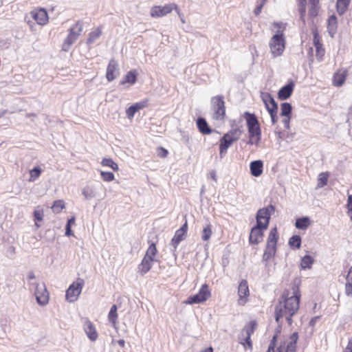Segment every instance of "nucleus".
<instances>
[{
  "label": "nucleus",
  "instance_id": "1",
  "mask_svg": "<svg viewBox=\"0 0 352 352\" xmlns=\"http://www.w3.org/2000/svg\"><path fill=\"white\" fill-rule=\"evenodd\" d=\"M301 294L299 285L294 283L290 289H285L275 307V320L281 327L280 320L285 318L289 325L293 323L292 316L298 309Z\"/></svg>",
  "mask_w": 352,
  "mask_h": 352
},
{
  "label": "nucleus",
  "instance_id": "2",
  "mask_svg": "<svg viewBox=\"0 0 352 352\" xmlns=\"http://www.w3.org/2000/svg\"><path fill=\"white\" fill-rule=\"evenodd\" d=\"M230 127V130L226 133L219 140V154L221 156L225 155L228 148L237 142L242 135V126H237L236 120H231Z\"/></svg>",
  "mask_w": 352,
  "mask_h": 352
},
{
  "label": "nucleus",
  "instance_id": "3",
  "mask_svg": "<svg viewBox=\"0 0 352 352\" xmlns=\"http://www.w3.org/2000/svg\"><path fill=\"white\" fill-rule=\"evenodd\" d=\"M248 132V144L258 145L261 140V128L260 123L254 113L246 111L243 114Z\"/></svg>",
  "mask_w": 352,
  "mask_h": 352
},
{
  "label": "nucleus",
  "instance_id": "4",
  "mask_svg": "<svg viewBox=\"0 0 352 352\" xmlns=\"http://www.w3.org/2000/svg\"><path fill=\"white\" fill-rule=\"evenodd\" d=\"M278 238L279 236L277 228L274 227L272 228L268 234L265 248L262 257L263 262L267 263L274 258L277 250L276 246Z\"/></svg>",
  "mask_w": 352,
  "mask_h": 352
},
{
  "label": "nucleus",
  "instance_id": "5",
  "mask_svg": "<svg viewBox=\"0 0 352 352\" xmlns=\"http://www.w3.org/2000/svg\"><path fill=\"white\" fill-rule=\"evenodd\" d=\"M258 327V323L255 320L248 322L241 329L239 335V341L245 349H252V342L251 336L254 333Z\"/></svg>",
  "mask_w": 352,
  "mask_h": 352
},
{
  "label": "nucleus",
  "instance_id": "6",
  "mask_svg": "<svg viewBox=\"0 0 352 352\" xmlns=\"http://www.w3.org/2000/svg\"><path fill=\"white\" fill-rule=\"evenodd\" d=\"M211 106L212 110V119L217 121L224 120L226 116L224 96L222 95H217L212 97L211 99Z\"/></svg>",
  "mask_w": 352,
  "mask_h": 352
},
{
  "label": "nucleus",
  "instance_id": "7",
  "mask_svg": "<svg viewBox=\"0 0 352 352\" xmlns=\"http://www.w3.org/2000/svg\"><path fill=\"white\" fill-rule=\"evenodd\" d=\"M85 285V280L82 278H78L73 282L66 290L65 299L69 302H76L82 292Z\"/></svg>",
  "mask_w": 352,
  "mask_h": 352
},
{
  "label": "nucleus",
  "instance_id": "8",
  "mask_svg": "<svg viewBox=\"0 0 352 352\" xmlns=\"http://www.w3.org/2000/svg\"><path fill=\"white\" fill-rule=\"evenodd\" d=\"M83 27L82 23L80 21H78L69 30V33L65 38L63 44V50L67 51L70 46L78 39V36L82 32Z\"/></svg>",
  "mask_w": 352,
  "mask_h": 352
},
{
  "label": "nucleus",
  "instance_id": "9",
  "mask_svg": "<svg viewBox=\"0 0 352 352\" xmlns=\"http://www.w3.org/2000/svg\"><path fill=\"white\" fill-rule=\"evenodd\" d=\"M275 208L272 205L259 209L257 211L256 219V224L263 228L267 229L272 214L274 212Z\"/></svg>",
  "mask_w": 352,
  "mask_h": 352
},
{
  "label": "nucleus",
  "instance_id": "10",
  "mask_svg": "<svg viewBox=\"0 0 352 352\" xmlns=\"http://www.w3.org/2000/svg\"><path fill=\"white\" fill-rule=\"evenodd\" d=\"M211 296V291L208 284L201 285L198 293L195 295L190 296L185 301L186 304L192 305L199 304L206 302Z\"/></svg>",
  "mask_w": 352,
  "mask_h": 352
},
{
  "label": "nucleus",
  "instance_id": "11",
  "mask_svg": "<svg viewBox=\"0 0 352 352\" xmlns=\"http://www.w3.org/2000/svg\"><path fill=\"white\" fill-rule=\"evenodd\" d=\"M28 19L27 23L31 25L32 21L30 19L34 20L37 24L40 25H45L49 22L48 13L44 8H35L32 10L27 16Z\"/></svg>",
  "mask_w": 352,
  "mask_h": 352
},
{
  "label": "nucleus",
  "instance_id": "12",
  "mask_svg": "<svg viewBox=\"0 0 352 352\" xmlns=\"http://www.w3.org/2000/svg\"><path fill=\"white\" fill-rule=\"evenodd\" d=\"M32 285L33 288L32 289H34L37 302L42 306L46 305L49 302L50 294L45 283L32 284Z\"/></svg>",
  "mask_w": 352,
  "mask_h": 352
},
{
  "label": "nucleus",
  "instance_id": "13",
  "mask_svg": "<svg viewBox=\"0 0 352 352\" xmlns=\"http://www.w3.org/2000/svg\"><path fill=\"white\" fill-rule=\"evenodd\" d=\"M173 10H176L179 12L178 6L177 4L169 3L163 6H153L151 9V16L153 18H160L170 14Z\"/></svg>",
  "mask_w": 352,
  "mask_h": 352
},
{
  "label": "nucleus",
  "instance_id": "14",
  "mask_svg": "<svg viewBox=\"0 0 352 352\" xmlns=\"http://www.w3.org/2000/svg\"><path fill=\"white\" fill-rule=\"evenodd\" d=\"M270 48L274 56H280L285 48L284 37L274 35L270 41Z\"/></svg>",
  "mask_w": 352,
  "mask_h": 352
},
{
  "label": "nucleus",
  "instance_id": "15",
  "mask_svg": "<svg viewBox=\"0 0 352 352\" xmlns=\"http://www.w3.org/2000/svg\"><path fill=\"white\" fill-rule=\"evenodd\" d=\"M237 303L240 306H244L249 300L250 289L246 280H242L238 286Z\"/></svg>",
  "mask_w": 352,
  "mask_h": 352
},
{
  "label": "nucleus",
  "instance_id": "16",
  "mask_svg": "<svg viewBox=\"0 0 352 352\" xmlns=\"http://www.w3.org/2000/svg\"><path fill=\"white\" fill-rule=\"evenodd\" d=\"M312 34L314 36L313 43L316 48V56L318 61H321L325 54V49L322 43V38L316 28L312 30Z\"/></svg>",
  "mask_w": 352,
  "mask_h": 352
},
{
  "label": "nucleus",
  "instance_id": "17",
  "mask_svg": "<svg viewBox=\"0 0 352 352\" xmlns=\"http://www.w3.org/2000/svg\"><path fill=\"white\" fill-rule=\"evenodd\" d=\"M266 228H263L261 226L255 225L252 228L249 236V242L250 244L258 245L263 241L264 236V232Z\"/></svg>",
  "mask_w": 352,
  "mask_h": 352
},
{
  "label": "nucleus",
  "instance_id": "18",
  "mask_svg": "<svg viewBox=\"0 0 352 352\" xmlns=\"http://www.w3.org/2000/svg\"><path fill=\"white\" fill-rule=\"evenodd\" d=\"M298 340V334L297 332L293 333L289 336V341L286 344H281L276 352H296V344Z\"/></svg>",
  "mask_w": 352,
  "mask_h": 352
},
{
  "label": "nucleus",
  "instance_id": "19",
  "mask_svg": "<svg viewBox=\"0 0 352 352\" xmlns=\"http://www.w3.org/2000/svg\"><path fill=\"white\" fill-rule=\"evenodd\" d=\"M188 222L185 221L182 226L176 230L174 236L171 239V245L176 249L181 241L184 240L188 232Z\"/></svg>",
  "mask_w": 352,
  "mask_h": 352
},
{
  "label": "nucleus",
  "instance_id": "20",
  "mask_svg": "<svg viewBox=\"0 0 352 352\" xmlns=\"http://www.w3.org/2000/svg\"><path fill=\"white\" fill-rule=\"evenodd\" d=\"M348 76V70L345 68L338 69L333 75L332 84L334 87L342 86Z\"/></svg>",
  "mask_w": 352,
  "mask_h": 352
},
{
  "label": "nucleus",
  "instance_id": "21",
  "mask_svg": "<svg viewBox=\"0 0 352 352\" xmlns=\"http://www.w3.org/2000/svg\"><path fill=\"white\" fill-rule=\"evenodd\" d=\"M280 116L283 117L282 122L285 128L289 129L292 110V105L288 102H283L280 105Z\"/></svg>",
  "mask_w": 352,
  "mask_h": 352
},
{
  "label": "nucleus",
  "instance_id": "22",
  "mask_svg": "<svg viewBox=\"0 0 352 352\" xmlns=\"http://www.w3.org/2000/svg\"><path fill=\"white\" fill-rule=\"evenodd\" d=\"M148 105V100L144 99L140 102H135L126 109V115L129 119H132L135 113L146 108Z\"/></svg>",
  "mask_w": 352,
  "mask_h": 352
},
{
  "label": "nucleus",
  "instance_id": "23",
  "mask_svg": "<svg viewBox=\"0 0 352 352\" xmlns=\"http://www.w3.org/2000/svg\"><path fill=\"white\" fill-rule=\"evenodd\" d=\"M119 74V68L117 61L112 58L110 60L106 72V78L109 82L113 81Z\"/></svg>",
  "mask_w": 352,
  "mask_h": 352
},
{
  "label": "nucleus",
  "instance_id": "24",
  "mask_svg": "<svg viewBox=\"0 0 352 352\" xmlns=\"http://www.w3.org/2000/svg\"><path fill=\"white\" fill-rule=\"evenodd\" d=\"M84 331L87 337L91 341H95L98 339V334L94 324L89 320L86 319L84 323Z\"/></svg>",
  "mask_w": 352,
  "mask_h": 352
},
{
  "label": "nucleus",
  "instance_id": "25",
  "mask_svg": "<svg viewBox=\"0 0 352 352\" xmlns=\"http://www.w3.org/2000/svg\"><path fill=\"white\" fill-rule=\"evenodd\" d=\"M250 170L252 176L260 177L263 172V162L261 160L252 161L250 164Z\"/></svg>",
  "mask_w": 352,
  "mask_h": 352
},
{
  "label": "nucleus",
  "instance_id": "26",
  "mask_svg": "<svg viewBox=\"0 0 352 352\" xmlns=\"http://www.w3.org/2000/svg\"><path fill=\"white\" fill-rule=\"evenodd\" d=\"M320 9V0H309L308 16L310 19L316 17Z\"/></svg>",
  "mask_w": 352,
  "mask_h": 352
},
{
  "label": "nucleus",
  "instance_id": "27",
  "mask_svg": "<svg viewBox=\"0 0 352 352\" xmlns=\"http://www.w3.org/2000/svg\"><path fill=\"white\" fill-rule=\"evenodd\" d=\"M294 88V82H289V84L286 85L285 86H283L280 88V89L278 91V99L283 100L289 98Z\"/></svg>",
  "mask_w": 352,
  "mask_h": 352
},
{
  "label": "nucleus",
  "instance_id": "28",
  "mask_svg": "<svg viewBox=\"0 0 352 352\" xmlns=\"http://www.w3.org/2000/svg\"><path fill=\"white\" fill-rule=\"evenodd\" d=\"M153 261L149 260L144 256L140 263L138 266V273L140 275L144 276L151 270L153 266Z\"/></svg>",
  "mask_w": 352,
  "mask_h": 352
},
{
  "label": "nucleus",
  "instance_id": "29",
  "mask_svg": "<svg viewBox=\"0 0 352 352\" xmlns=\"http://www.w3.org/2000/svg\"><path fill=\"white\" fill-rule=\"evenodd\" d=\"M102 30H103V25H100L95 28H93L92 30L88 34V37L87 39V43L92 44L96 40H98L102 34Z\"/></svg>",
  "mask_w": 352,
  "mask_h": 352
},
{
  "label": "nucleus",
  "instance_id": "30",
  "mask_svg": "<svg viewBox=\"0 0 352 352\" xmlns=\"http://www.w3.org/2000/svg\"><path fill=\"white\" fill-rule=\"evenodd\" d=\"M197 126L199 132L204 135H208L212 133V129L206 120L203 118H199L197 120Z\"/></svg>",
  "mask_w": 352,
  "mask_h": 352
},
{
  "label": "nucleus",
  "instance_id": "31",
  "mask_svg": "<svg viewBox=\"0 0 352 352\" xmlns=\"http://www.w3.org/2000/svg\"><path fill=\"white\" fill-rule=\"evenodd\" d=\"M138 73L135 69L131 70L126 74L123 79L120 81L121 85H125L126 83L133 85L137 80Z\"/></svg>",
  "mask_w": 352,
  "mask_h": 352
},
{
  "label": "nucleus",
  "instance_id": "32",
  "mask_svg": "<svg viewBox=\"0 0 352 352\" xmlns=\"http://www.w3.org/2000/svg\"><path fill=\"white\" fill-rule=\"evenodd\" d=\"M157 252H158V250L157 249L156 244L153 242L149 245L144 256L145 258L155 262L157 261L156 256H157Z\"/></svg>",
  "mask_w": 352,
  "mask_h": 352
},
{
  "label": "nucleus",
  "instance_id": "33",
  "mask_svg": "<svg viewBox=\"0 0 352 352\" xmlns=\"http://www.w3.org/2000/svg\"><path fill=\"white\" fill-rule=\"evenodd\" d=\"M351 0H337L336 1V10L339 15L344 14L348 10Z\"/></svg>",
  "mask_w": 352,
  "mask_h": 352
},
{
  "label": "nucleus",
  "instance_id": "34",
  "mask_svg": "<svg viewBox=\"0 0 352 352\" xmlns=\"http://www.w3.org/2000/svg\"><path fill=\"white\" fill-rule=\"evenodd\" d=\"M34 221L37 228L40 227L39 223L43 221L44 218V210L41 206H38L33 212Z\"/></svg>",
  "mask_w": 352,
  "mask_h": 352
},
{
  "label": "nucleus",
  "instance_id": "35",
  "mask_svg": "<svg viewBox=\"0 0 352 352\" xmlns=\"http://www.w3.org/2000/svg\"><path fill=\"white\" fill-rule=\"evenodd\" d=\"M118 308L116 305L111 306L108 314V320L112 324L114 328H116L118 323Z\"/></svg>",
  "mask_w": 352,
  "mask_h": 352
},
{
  "label": "nucleus",
  "instance_id": "36",
  "mask_svg": "<svg viewBox=\"0 0 352 352\" xmlns=\"http://www.w3.org/2000/svg\"><path fill=\"white\" fill-rule=\"evenodd\" d=\"M311 225V220L308 217H304L296 219L295 226L299 230H306Z\"/></svg>",
  "mask_w": 352,
  "mask_h": 352
},
{
  "label": "nucleus",
  "instance_id": "37",
  "mask_svg": "<svg viewBox=\"0 0 352 352\" xmlns=\"http://www.w3.org/2000/svg\"><path fill=\"white\" fill-rule=\"evenodd\" d=\"M327 28L329 33L333 36L338 28V20L335 15H331L329 17Z\"/></svg>",
  "mask_w": 352,
  "mask_h": 352
},
{
  "label": "nucleus",
  "instance_id": "38",
  "mask_svg": "<svg viewBox=\"0 0 352 352\" xmlns=\"http://www.w3.org/2000/svg\"><path fill=\"white\" fill-rule=\"evenodd\" d=\"M345 293L347 296L352 295V266L349 269L346 277Z\"/></svg>",
  "mask_w": 352,
  "mask_h": 352
},
{
  "label": "nucleus",
  "instance_id": "39",
  "mask_svg": "<svg viewBox=\"0 0 352 352\" xmlns=\"http://www.w3.org/2000/svg\"><path fill=\"white\" fill-rule=\"evenodd\" d=\"M42 172L43 169L39 166L34 167L30 170V177L28 181L31 182H34L40 177Z\"/></svg>",
  "mask_w": 352,
  "mask_h": 352
},
{
  "label": "nucleus",
  "instance_id": "40",
  "mask_svg": "<svg viewBox=\"0 0 352 352\" xmlns=\"http://www.w3.org/2000/svg\"><path fill=\"white\" fill-rule=\"evenodd\" d=\"M329 176H330V173L329 172L320 173L318 175V184H317L318 187L322 188V187L327 186Z\"/></svg>",
  "mask_w": 352,
  "mask_h": 352
},
{
  "label": "nucleus",
  "instance_id": "41",
  "mask_svg": "<svg viewBox=\"0 0 352 352\" xmlns=\"http://www.w3.org/2000/svg\"><path fill=\"white\" fill-rule=\"evenodd\" d=\"M273 27L274 28L275 31L274 35L283 37L284 32L286 30V23H283L282 22H274L273 23Z\"/></svg>",
  "mask_w": 352,
  "mask_h": 352
},
{
  "label": "nucleus",
  "instance_id": "42",
  "mask_svg": "<svg viewBox=\"0 0 352 352\" xmlns=\"http://www.w3.org/2000/svg\"><path fill=\"white\" fill-rule=\"evenodd\" d=\"M289 245L292 249H299L301 246V238L298 235H294L289 239Z\"/></svg>",
  "mask_w": 352,
  "mask_h": 352
},
{
  "label": "nucleus",
  "instance_id": "43",
  "mask_svg": "<svg viewBox=\"0 0 352 352\" xmlns=\"http://www.w3.org/2000/svg\"><path fill=\"white\" fill-rule=\"evenodd\" d=\"M314 261V259L312 256L309 255H305L301 259L300 266L302 269H310Z\"/></svg>",
  "mask_w": 352,
  "mask_h": 352
},
{
  "label": "nucleus",
  "instance_id": "44",
  "mask_svg": "<svg viewBox=\"0 0 352 352\" xmlns=\"http://www.w3.org/2000/svg\"><path fill=\"white\" fill-rule=\"evenodd\" d=\"M298 12L300 16V19L302 21L303 23H305L307 0H298Z\"/></svg>",
  "mask_w": 352,
  "mask_h": 352
},
{
  "label": "nucleus",
  "instance_id": "45",
  "mask_svg": "<svg viewBox=\"0 0 352 352\" xmlns=\"http://www.w3.org/2000/svg\"><path fill=\"white\" fill-rule=\"evenodd\" d=\"M101 165L103 166H107L113 169L114 171H118L119 167L117 163H116L111 158H103L101 161Z\"/></svg>",
  "mask_w": 352,
  "mask_h": 352
},
{
  "label": "nucleus",
  "instance_id": "46",
  "mask_svg": "<svg viewBox=\"0 0 352 352\" xmlns=\"http://www.w3.org/2000/svg\"><path fill=\"white\" fill-rule=\"evenodd\" d=\"M52 210L54 213H60L65 208V202L63 200L58 199L54 201L52 206Z\"/></svg>",
  "mask_w": 352,
  "mask_h": 352
},
{
  "label": "nucleus",
  "instance_id": "47",
  "mask_svg": "<svg viewBox=\"0 0 352 352\" xmlns=\"http://www.w3.org/2000/svg\"><path fill=\"white\" fill-rule=\"evenodd\" d=\"M202 235L201 239L204 241H207L210 239L212 234V225L208 224L206 225L202 230Z\"/></svg>",
  "mask_w": 352,
  "mask_h": 352
},
{
  "label": "nucleus",
  "instance_id": "48",
  "mask_svg": "<svg viewBox=\"0 0 352 352\" xmlns=\"http://www.w3.org/2000/svg\"><path fill=\"white\" fill-rule=\"evenodd\" d=\"M346 214L352 221V195H349L346 204Z\"/></svg>",
  "mask_w": 352,
  "mask_h": 352
},
{
  "label": "nucleus",
  "instance_id": "49",
  "mask_svg": "<svg viewBox=\"0 0 352 352\" xmlns=\"http://www.w3.org/2000/svg\"><path fill=\"white\" fill-rule=\"evenodd\" d=\"M75 221H76L75 217H72L67 221V223L66 225V229H65V234L68 236L73 234L72 231L71 230V227L72 225L75 224Z\"/></svg>",
  "mask_w": 352,
  "mask_h": 352
},
{
  "label": "nucleus",
  "instance_id": "50",
  "mask_svg": "<svg viewBox=\"0 0 352 352\" xmlns=\"http://www.w3.org/2000/svg\"><path fill=\"white\" fill-rule=\"evenodd\" d=\"M100 175L104 182H111L115 179L114 175L111 172L101 171Z\"/></svg>",
  "mask_w": 352,
  "mask_h": 352
},
{
  "label": "nucleus",
  "instance_id": "51",
  "mask_svg": "<svg viewBox=\"0 0 352 352\" xmlns=\"http://www.w3.org/2000/svg\"><path fill=\"white\" fill-rule=\"evenodd\" d=\"M261 98L263 102H264L265 105L267 104H271L274 102H275L274 99L272 96V95L269 93H263L261 94Z\"/></svg>",
  "mask_w": 352,
  "mask_h": 352
},
{
  "label": "nucleus",
  "instance_id": "52",
  "mask_svg": "<svg viewBox=\"0 0 352 352\" xmlns=\"http://www.w3.org/2000/svg\"><path fill=\"white\" fill-rule=\"evenodd\" d=\"M277 339H278V333L275 334L273 336L272 339L271 340L267 352H274V348L276 345Z\"/></svg>",
  "mask_w": 352,
  "mask_h": 352
},
{
  "label": "nucleus",
  "instance_id": "53",
  "mask_svg": "<svg viewBox=\"0 0 352 352\" xmlns=\"http://www.w3.org/2000/svg\"><path fill=\"white\" fill-rule=\"evenodd\" d=\"M265 106L269 113L278 112V104L276 102H274L271 104H267Z\"/></svg>",
  "mask_w": 352,
  "mask_h": 352
},
{
  "label": "nucleus",
  "instance_id": "54",
  "mask_svg": "<svg viewBox=\"0 0 352 352\" xmlns=\"http://www.w3.org/2000/svg\"><path fill=\"white\" fill-rule=\"evenodd\" d=\"M157 154L158 157H162V158H164V157H166L168 155V152L164 147H158L157 148Z\"/></svg>",
  "mask_w": 352,
  "mask_h": 352
},
{
  "label": "nucleus",
  "instance_id": "55",
  "mask_svg": "<svg viewBox=\"0 0 352 352\" xmlns=\"http://www.w3.org/2000/svg\"><path fill=\"white\" fill-rule=\"evenodd\" d=\"M342 352H352V337L349 338L348 343Z\"/></svg>",
  "mask_w": 352,
  "mask_h": 352
},
{
  "label": "nucleus",
  "instance_id": "56",
  "mask_svg": "<svg viewBox=\"0 0 352 352\" xmlns=\"http://www.w3.org/2000/svg\"><path fill=\"white\" fill-rule=\"evenodd\" d=\"M266 0H262L261 3L260 5H258L254 10V12L255 14V15H258L261 12V10L265 3Z\"/></svg>",
  "mask_w": 352,
  "mask_h": 352
},
{
  "label": "nucleus",
  "instance_id": "57",
  "mask_svg": "<svg viewBox=\"0 0 352 352\" xmlns=\"http://www.w3.org/2000/svg\"><path fill=\"white\" fill-rule=\"evenodd\" d=\"M277 113H278V112L270 113V118H271V120H272V124H276V122H277V121H278V116H277Z\"/></svg>",
  "mask_w": 352,
  "mask_h": 352
},
{
  "label": "nucleus",
  "instance_id": "58",
  "mask_svg": "<svg viewBox=\"0 0 352 352\" xmlns=\"http://www.w3.org/2000/svg\"><path fill=\"white\" fill-rule=\"evenodd\" d=\"M209 175L212 179H213L214 181H217V175L215 170H211Z\"/></svg>",
  "mask_w": 352,
  "mask_h": 352
},
{
  "label": "nucleus",
  "instance_id": "59",
  "mask_svg": "<svg viewBox=\"0 0 352 352\" xmlns=\"http://www.w3.org/2000/svg\"><path fill=\"white\" fill-rule=\"evenodd\" d=\"M118 344L120 347L123 348L125 346V341L124 340H119Z\"/></svg>",
  "mask_w": 352,
  "mask_h": 352
},
{
  "label": "nucleus",
  "instance_id": "60",
  "mask_svg": "<svg viewBox=\"0 0 352 352\" xmlns=\"http://www.w3.org/2000/svg\"><path fill=\"white\" fill-rule=\"evenodd\" d=\"M201 352H213V349L212 346L205 349Z\"/></svg>",
  "mask_w": 352,
  "mask_h": 352
},
{
  "label": "nucleus",
  "instance_id": "61",
  "mask_svg": "<svg viewBox=\"0 0 352 352\" xmlns=\"http://www.w3.org/2000/svg\"><path fill=\"white\" fill-rule=\"evenodd\" d=\"M28 278H29L30 280H32V279H34V278H35V276H34V273H33V272H30V273L28 274Z\"/></svg>",
  "mask_w": 352,
  "mask_h": 352
}]
</instances>
